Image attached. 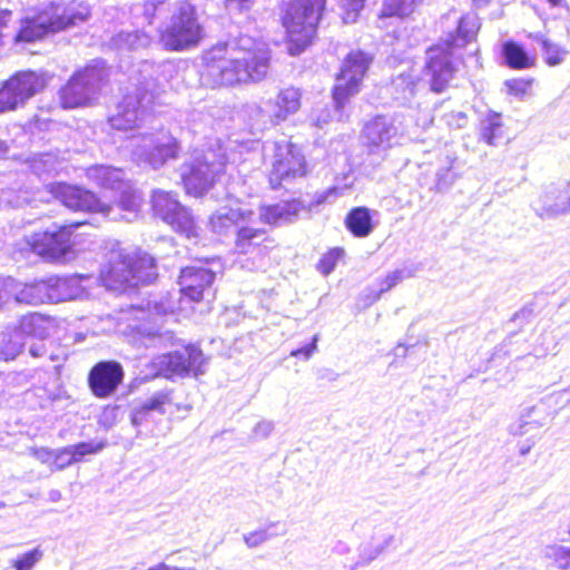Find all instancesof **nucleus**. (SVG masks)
<instances>
[{"mask_svg": "<svg viewBox=\"0 0 570 570\" xmlns=\"http://www.w3.org/2000/svg\"><path fill=\"white\" fill-rule=\"evenodd\" d=\"M302 92L298 88L288 87L282 89L275 100L271 114L272 121L279 124L289 116L296 114L301 108Z\"/></svg>", "mask_w": 570, "mask_h": 570, "instance_id": "2f4dec72", "label": "nucleus"}, {"mask_svg": "<svg viewBox=\"0 0 570 570\" xmlns=\"http://www.w3.org/2000/svg\"><path fill=\"white\" fill-rule=\"evenodd\" d=\"M392 540H393V537L389 535L384 540L383 544L375 548V551L371 556L364 557L365 561L370 562V561L374 560L379 554H381L383 552V550L392 542Z\"/></svg>", "mask_w": 570, "mask_h": 570, "instance_id": "338daca9", "label": "nucleus"}, {"mask_svg": "<svg viewBox=\"0 0 570 570\" xmlns=\"http://www.w3.org/2000/svg\"><path fill=\"white\" fill-rule=\"evenodd\" d=\"M371 62L372 57L361 50L351 51L346 56L337 77V85L333 90L335 114H340L347 99L360 91L361 81Z\"/></svg>", "mask_w": 570, "mask_h": 570, "instance_id": "9b49d317", "label": "nucleus"}, {"mask_svg": "<svg viewBox=\"0 0 570 570\" xmlns=\"http://www.w3.org/2000/svg\"><path fill=\"white\" fill-rule=\"evenodd\" d=\"M19 104L17 102L13 95L8 89L7 85L3 82L0 88V115L4 112H9L19 108Z\"/></svg>", "mask_w": 570, "mask_h": 570, "instance_id": "603ef678", "label": "nucleus"}, {"mask_svg": "<svg viewBox=\"0 0 570 570\" xmlns=\"http://www.w3.org/2000/svg\"><path fill=\"white\" fill-rule=\"evenodd\" d=\"M118 191L120 193L118 202L111 205L105 204L106 210H100V213L112 220L124 219L131 222L138 216L141 197L131 187L129 181Z\"/></svg>", "mask_w": 570, "mask_h": 570, "instance_id": "5701e85b", "label": "nucleus"}, {"mask_svg": "<svg viewBox=\"0 0 570 570\" xmlns=\"http://www.w3.org/2000/svg\"><path fill=\"white\" fill-rule=\"evenodd\" d=\"M442 23L453 24L454 29L426 51L424 71L434 92H442L448 87L454 73L455 50L471 42L480 29L479 18L474 13L459 16L456 11H450L442 17Z\"/></svg>", "mask_w": 570, "mask_h": 570, "instance_id": "f03ea898", "label": "nucleus"}, {"mask_svg": "<svg viewBox=\"0 0 570 570\" xmlns=\"http://www.w3.org/2000/svg\"><path fill=\"white\" fill-rule=\"evenodd\" d=\"M225 164L214 153L194 158L181 168V180L188 195L203 196L224 173Z\"/></svg>", "mask_w": 570, "mask_h": 570, "instance_id": "ddd939ff", "label": "nucleus"}, {"mask_svg": "<svg viewBox=\"0 0 570 570\" xmlns=\"http://www.w3.org/2000/svg\"><path fill=\"white\" fill-rule=\"evenodd\" d=\"M544 556L546 558L553 560V562L559 569H570V548L558 544H551L546 547Z\"/></svg>", "mask_w": 570, "mask_h": 570, "instance_id": "49530a36", "label": "nucleus"}, {"mask_svg": "<svg viewBox=\"0 0 570 570\" xmlns=\"http://www.w3.org/2000/svg\"><path fill=\"white\" fill-rule=\"evenodd\" d=\"M105 77L106 69L101 61L75 72L59 91L61 106L72 109L90 105L98 98Z\"/></svg>", "mask_w": 570, "mask_h": 570, "instance_id": "6e6552de", "label": "nucleus"}, {"mask_svg": "<svg viewBox=\"0 0 570 570\" xmlns=\"http://www.w3.org/2000/svg\"><path fill=\"white\" fill-rule=\"evenodd\" d=\"M362 135L368 151L376 155H385L387 150L400 145L403 137L395 118L385 115L368 120Z\"/></svg>", "mask_w": 570, "mask_h": 570, "instance_id": "dca6fc26", "label": "nucleus"}, {"mask_svg": "<svg viewBox=\"0 0 570 570\" xmlns=\"http://www.w3.org/2000/svg\"><path fill=\"white\" fill-rule=\"evenodd\" d=\"M274 430L271 421H261L253 429V435L257 439H266Z\"/></svg>", "mask_w": 570, "mask_h": 570, "instance_id": "680f3d73", "label": "nucleus"}, {"mask_svg": "<svg viewBox=\"0 0 570 570\" xmlns=\"http://www.w3.org/2000/svg\"><path fill=\"white\" fill-rule=\"evenodd\" d=\"M154 365L166 377L185 376L190 373L198 376L205 373L206 358L198 347L189 345L156 357Z\"/></svg>", "mask_w": 570, "mask_h": 570, "instance_id": "2eb2a0df", "label": "nucleus"}, {"mask_svg": "<svg viewBox=\"0 0 570 570\" xmlns=\"http://www.w3.org/2000/svg\"><path fill=\"white\" fill-rule=\"evenodd\" d=\"M253 220V210L242 208L238 205L224 206L210 216V227L218 235L226 234L232 227L238 228L244 222Z\"/></svg>", "mask_w": 570, "mask_h": 570, "instance_id": "bb28decb", "label": "nucleus"}, {"mask_svg": "<svg viewBox=\"0 0 570 570\" xmlns=\"http://www.w3.org/2000/svg\"><path fill=\"white\" fill-rule=\"evenodd\" d=\"M124 368L116 361H100L88 374V385L98 399L111 396L124 380Z\"/></svg>", "mask_w": 570, "mask_h": 570, "instance_id": "a211bd4d", "label": "nucleus"}, {"mask_svg": "<svg viewBox=\"0 0 570 570\" xmlns=\"http://www.w3.org/2000/svg\"><path fill=\"white\" fill-rule=\"evenodd\" d=\"M166 561H170L171 564L194 567V563L196 562V558L193 557V552L183 551V552H175V553H170V554L166 556Z\"/></svg>", "mask_w": 570, "mask_h": 570, "instance_id": "6e6d98bb", "label": "nucleus"}, {"mask_svg": "<svg viewBox=\"0 0 570 570\" xmlns=\"http://www.w3.org/2000/svg\"><path fill=\"white\" fill-rule=\"evenodd\" d=\"M151 204L155 215L170 225L176 232L186 235L188 238L197 235L191 214L177 200L175 195L161 189L154 190Z\"/></svg>", "mask_w": 570, "mask_h": 570, "instance_id": "4468645a", "label": "nucleus"}, {"mask_svg": "<svg viewBox=\"0 0 570 570\" xmlns=\"http://www.w3.org/2000/svg\"><path fill=\"white\" fill-rule=\"evenodd\" d=\"M202 81L212 87L258 82L269 70V55L264 43L240 36L206 52Z\"/></svg>", "mask_w": 570, "mask_h": 570, "instance_id": "f257e3e1", "label": "nucleus"}, {"mask_svg": "<svg viewBox=\"0 0 570 570\" xmlns=\"http://www.w3.org/2000/svg\"><path fill=\"white\" fill-rule=\"evenodd\" d=\"M171 403L170 391L161 390L154 393L140 406H137L131 412V423L134 426L139 428L153 422L155 415H164L166 413L165 406Z\"/></svg>", "mask_w": 570, "mask_h": 570, "instance_id": "a878e982", "label": "nucleus"}, {"mask_svg": "<svg viewBox=\"0 0 570 570\" xmlns=\"http://www.w3.org/2000/svg\"><path fill=\"white\" fill-rule=\"evenodd\" d=\"M345 226L355 237L368 236L374 229L371 210L367 207L353 208L345 218Z\"/></svg>", "mask_w": 570, "mask_h": 570, "instance_id": "e433bc0d", "label": "nucleus"}, {"mask_svg": "<svg viewBox=\"0 0 570 570\" xmlns=\"http://www.w3.org/2000/svg\"><path fill=\"white\" fill-rule=\"evenodd\" d=\"M32 454L38 461L48 464L50 469L52 468L55 450H50L47 448L33 449Z\"/></svg>", "mask_w": 570, "mask_h": 570, "instance_id": "052dcab7", "label": "nucleus"}, {"mask_svg": "<svg viewBox=\"0 0 570 570\" xmlns=\"http://www.w3.org/2000/svg\"><path fill=\"white\" fill-rule=\"evenodd\" d=\"M27 345L28 352L32 357H42L47 353L43 338H37V341L30 340V342L27 341Z\"/></svg>", "mask_w": 570, "mask_h": 570, "instance_id": "bf43d9fd", "label": "nucleus"}, {"mask_svg": "<svg viewBox=\"0 0 570 570\" xmlns=\"http://www.w3.org/2000/svg\"><path fill=\"white\" fill-rule=\"evenodd\" d=\"M502 53L510 68L527 69L533 66V59L521 45L514 41L504 42Z\"/></svg>", "mask_w": 570, "mask_h": 570, "instance_id": "58836bf2", "label": "nucleus"}, {"mask_svg": "<svg viewBox=\"0 0 570 570\" xmlns=\"http://www.w3.org/2000/svg\"><path fill=\"white\" fill-rule=\"evenodd\" d=\"M203 37L195 7L186 0L177 1L169 22L159 31L160 45L169 51H184L197 46Z\"/></svg>", "mask_w": 570, "mask_h": 570, "instance_id": "39448f33", "label": "nucleus"}, {"mask_svg": "<svg viewBox=\"0 0 570 570\" xmlns=\"http://www.w3.org/2000/svg\"><path fill=\"white\" fill-rule=\"evenodd\" d=\"M501 121L499 115H491L481 125V137L491 146L497 145L498 139L501 137Z\"/></svg>", "mask_w": 570, "mask_h": 570, "instance_id": "a18cd8bd", "label": "nucleus"}, {"mask_svg": "<svg viewBox=\"0 0 570 570\" xmlns=\"http://www.w3.org/2000/svg\"><path fill=\"white\" fill-rule=\"evenodd\" d=\"M156 276L153 257L145 254L136 259L122 252L112 253L109 263L102 267L100 273L102 283L109 288L151 283Z\"/></svg>", "mask_w": 570, "mask_h": 570, "instance_id": "423d86ee", "label": "nucleus"}, {"mask_svg": "<svg viewBox=\"0 0 570 570\" xmlns=\"http://www.w3.org/2000/svg\"><path fill=\"white\" fill-rule=\"evenodd\" d=\"M114 46L119 50L138 51L151 43V38L144 31L119 32L112 38Z\"/></svg>", "mask_w": 570, "mask_h": 570, "instance_id": "4c0bfd02", "label": "nucleus"}, {"mask_svg": "<svg viewBox=\"0 0 570 570\" xmlns=\"http://www.w3.org/2000/svg\"><path fill=\"white\" fill-rule=\"evenodd\" d=\"M364 2L365 0H342L344 23H353L356 21L360 12L364 8Z\"/></svg>", "mask_w": 570, "mask_h": 570, "instance_id": "8fccbe9b", "label": "nucleus"}, {"mask_svg": "<svg viewBox=\"0 0 570 570\" xmlns=\"http://www.w3.org/2000/svg\"><path fill=\"white\" fill-rule=\"evenodd\" d=\"M318 335H314L312 342L303 347L293 350L291 352V356L299 357L303 356L305 360H308L313 353L317 350Z\"/></svg>", "mask_w": 570, "mask_h": 570, "instance_id": "13d9d810", "label": "nucleus"}, {"mask_svg": "<svg viewBox=\"0 0 570 570\" xmlns=\"http://www.w3.org/2000/svg\"><path fill=\"white\" fill-rule=\"evenodd\" d=\"M326 0H289L283 16L292 56L299 55L313 40Z\"/></svg>", "mask_w": 570, "mask_h": 570, "instance_id": "20e7f679", "label": "nucleus"}, {"mask_svg": "<svg viewBox=\"0 0 570 570\" xmlns=\"http://www.w3.org/2000/svg\"><path fill=\"white\" fill-rule=\"evenodd\" d=\"M26 345L27 341L21 336V333H18L16 330L3 333L0 354L6 361L13 360L21 353L22 347Z\"/></svg>", "mask_w": 570, "mask_h": 570, "instance_id": "a19ab883", "label": "nucleus"}, {"mask_svg": "<svg viewBox=\"0 0 570 570\" xmlns=\"http://www.w3.org/2000/svg\"><path fill=\"white\" fill-rule=\"evenodd\" d=\"M338 194H342V189L337 187H332L327 189L326 191L318 194L316 196V199L314 202L315 205H321L324 203H332Z\"/></svg>", "mask_w": 570, "mask_h": 570, "instance_id": "e2e57ef3", "label": "nucleus"}, {"mask_svg": "<svg viewBox=\"0 0 570 570\" xmlns=\"http://www.w3.org/2000/svg\"><path fill=\"white\" fill-rule=\"evenodd\" d=\"M48 302L81 299L89 295L88 287L94 282L89 275L51 276L47 279Z\"/></svg>", "mask_w": 570, "mask_h": 570, "instance_id": "6ab92c4d", "label": "nucleus"}, {"mask_svg": "<svg viewBox=\"0 0 570 570\" xmlns=\"http://www.w3.org/2000/svg\"><path fill=\"white\" fill-rule=\"evenodd\" d=\"M1 200L12 207H20L29 202V197L26 191L13 197L12 191L8 189L1 191Z\"/></svg>", "mask_w": 570, "mask_h": 570, "instance_id": "4d7b16f0", "label": "nucleus"}, {"mask_svg": "<svg viewBox=\"0 0 570 570\" xmlns=\"http://www.w3.org/2000/svg\"><path fill=\"white\" fill-rule=\"evenodd\" d=\"M28 168L39 178L50 177L63 168L65 158L55 153L37 154L27 161Z\"/></svg>", "mask_w": 570, "mask_h": 570, "instance_id": "72a5a7b5", "label": "nucleus"}, {"mask_svg": "<svg viewBox=\"0 0 570 570\" xmlns=\"http://www.w3.org/2000/svg\"><path fill=\"white\" fill-rule=\"evenodd\" d=\"M50 191L70 209L92 213L106 210L105 203L92 191L81 187L67 184H53L50 185Z\"/></svg>", "mask_w": 570, "mask_h": 570, "instance_id": "aec40b11", "label": "nucleus"}, {"mask_svg": "<svg viewBox=\"0 0 570 570\" xmlns=\"http://www.w3.org/2000/svg\"><path fill=\"white\" fill-rule=\"evenodd\" d=\"M130 146L135 159L154 169L164 166L170 159H176L179 154L176 138L165 132L132 136Z\"/></svg>", "mask_w": 570, "mask_h": 570, "instance_id": "9d476101", "label": "nucleus"}, {"mask_svg": "<svg viewBox=\"0 0 570 570\" xmlns=\"http://www.w3.org/2000/svg\"><path fill=\"white\" fill-rule=\"evenodd\" d=\"M154 80H147L136 88V94H127L117 105L116 111L109 117L111 128L117 130H129L137 127L147 107L155 99Z\"/></svg>", "mask_w": 570, "mask_h": 570, "instance_id": "f8f14e48", "label": "nucleus"}, {"mask_svg": "<svg viewBox=\"0 0 570 570\" xmlns=\"http://www.w3.org/2000/svg\"><path fill=\"white\" fill-rule=\"evenodd\" d=\"M259 220L253 212V220L244 222L237 228L235 248L238 253L248 254L266 239V230L258 226Z\"/></svg>", "mask_w": 570, "mask_h": 570, "instance_id": "c756f323", "label": "nucleus"}, {"mask_svg": "<svg viewBox=\"0 0 570 570\" xmlns=\"http://www.w3.org/2000/svg\"><path fill=\"white\" fill-rule=\"evenodd\" d=\"M531 82V80L523 78L510 79L505 81V86L508 88L509 94L514 96H523L529 90Z\"/></svg>", "mask_w": 570, "mask_h": 570, "instance_id": "5fc2aeb1", "label": "nucleus"}, {"mask_svg": "<svg viewBox=\"0 0 570 570\" xmlns=\"http://www.w3.org/2000/svg\"><path fill=\"white\" fill-rule=\"evenodd\" d=\"M216 273L206 263L197 262L195 265L181 268L179 275L180 292L193 302H200L212 294V285Z\"/></svg>", "mask_w": 570, "mask_h": 570, "instance_id": "f3484780", "label": "nucleus"}, {"mask_svg": "<svg viewBox=\"0 0 570 570\" xmlns=\"http://www.w3.org/2000/svg\"><path fill=\"white\" fill-rule=\"evenodd\" d=\"M413 276V273L406 268L395 269L389 273L384 278L377 279V287L370 286L363 292L364 305L370 306L376 302L383 293L389 292L405 278Z\"/></svg>", "mask_w": 570, "mask_h": 570, "instance_id": "473e14b6", "label": "nucleus"}, {"mask_svg": "<svg viewBox=\"0 0 570 570\" xmlns=\"http://www.w3.org/2000/svg\"><path fill=\"white\" fill-rule=\"evenodd\" d=\"M276 523H271L266 529L256 530L244 534V541L248 548H257L268 541L271 538L276 535L275 533H271L269 529L275 527Z\"/></svg>", "mask_w": 570, "mask_h": 570, "instance_id": "09e8293b", "label": "nucleus"}, {"mask_svg": "<svg viewBox=\"0 0 570 570\" xmlns=\"http://www.w3.org/2000/svg\"><path fill=\"white\" fill-rule=\"evenodd\" d=\"M420 81V71L409 67L392 78L390 91L393 98L401 104L414 97Z\"/></svg>", "mask_w": 570, "mask_h": 570, "instance_id": "7c9ffc66", "label": "nucleus"}, {"mask_svg": "<svg viewBox=\"0 0 570 570\" xmlns=\"http://www.w3.org/2000/svg\"><path fill=\"white\" fill-rule=\"evenodd\" d=\"M10 92L22 107L30 98L40 92L47 85L43 73L27 70L19 71L4 81Z\"/></svg>", "mask_w": 570, "mask_h": 570, "instance_id": "4be33fe9", "label": "nucleus"}, {"mask_svg": "<svg viewBox=\"0 0 570 570\" xmlns=\"http://www.w3.org/2000/svg\"><path fill=\"white\" fill-rule=\"evenodd\" d=\"M343 250L341 248L331 249L318 262L317 268L323 275H328L334 268L337 261L342 257Z\"/></svg>", "mask_w": 570, "mask_h": 570, "instance_id": "3c124183", "label": "nucleus"}, {"mask_svg": "<svg viewBox=\"0 0 570 570\" xmlns=\"http://www.w3.org/2000/svg\"><path fill=\"white\" fill-rule=\"evenodd\" d=\"M42 558L43 551L37 547L18 556L14 560L11 561V566L14 568V570H32Z\"/></svg>", "mask_w": 570, "mask_h": 570, "instance_id": "de8ad7c7", "label": "nucleus"}, {"mask_svg": "<svg viewBox=\"0 0 570 570\" xmlns=\"http://www.w3.org/2000/svg\"><path fill=\"white\" fill-rule=\"evenodd\" d=\"M7 286L10 291V297H13L17 303L38 305L48 302L45 279L22 284L9 277L7 278Z\"/></svg>", "mask_w": 570, "mask_h": 570, "instance_id": "cd10ccee", "label": "nucleus"}, {"mask_svg": "<svg viewBox=\"0 0 570 570\" xmlns=\"http://www.w3.org/2000/svg\"><path fill=\"white\" fill-rule=\"evenodd\" d=\"M550 415L543 403L533 405L525 410L518 424L511 425V432L515 435H522L530 432L531 429H539L548 423Z\"/></svg>", "mask_w": 570, "mask_h": 570, "instance_id": "f704fd0d", "label": "nucleus"}, {"mask_svg": "<svg viewBox=\"0 0 570 570\" xmlns=\"http://www.w3.org/2000/svg\"><path fill=\"white\" fill-rule=\"evenodd\" d=\"M81 223L70 225L53 224L50 228L36 232L26 237L24 242L30 250L49 262H62L73 254L72 230Z\"/></svg>", "mask_w": 570, "mask_h": 570, "instance_id": "1a4fd4ad", "label": "nucleus"}, {"mask_svg": "<svg viewBox=\"0 0 570 570\" xmlns=\"http://www.w3.org/2000/svg\"><path fill=\"white\" fill-rule=\"evenodd\" d=\"M455 159L446 157L445 163L438 169L435 174V189L438 191L448 190L458 178L455 169Z\"/></svg>", "mask_w": 570, "mask_h": 570, "instance_id": "c03bdc74", "label": "nucleus"}, {"mask_svg": "<svg viewBox=\"0 0 570 570\" xmlns=\"http://www.w3.org/2000/svg\"><path fill=\"white\" fill-rule=\"evenodd\" d=\"M264 155L269 159V184L273 189L287 188L306 175V160L301 149L283 139L264 145Z\"/></svg>", "mask_w": 570, "mask_h": 570, "instance_id": "0eeeda50", "label": "nucleus"}, {"mask_svg": "<svg viewBox=\"0 0 570 570\" xmlns=\"http://www.w3.org/2000/svg\"><path fill=\"white\" fill-rule=\"evenodd\" d=\"M107 446L106 440L80 442L62 449L55 450L51 471H60L80 461L87 454H96Z\"/></svg>", "mask_w": 570, "mask_h": 570, "instance_id": "b1692460", "label": "nucleus"}, {"mask_svg": "<svg viewBox=\"0 0 570 570\" xmlns=\"http://www.w3.org/2000/svg\"><path fill=\"white\" fill-rule=\"evenodd\" d=\"M21 336L28 340L45 338L49 335V321L39 313L23 315L14 327Z\"/></svg>", "mask_w": 570, "mask_h": 570, "instance_id": "c9c22d12", "label": "nucleus"}, {"mask_svg": "<svg viewBox=\"0 0 570 570\" xmlns=\"http://www.w3.org/2000/svg\"><path fill=\"white\" fill-rule=\"evenodd\" d=\"M305 209L306 207L301 200L293 199L261 207L256 217L261 224L281 225L292 222Z\"/></svg>", "mask_w": 570, "mask_h": 570, "instance_id": "393cba45", "label": "nucleus"}, {"mask_svg": "<svg viewBox=\"0 0 570 570\" xmlns=\"http://www.w3.org/2000/svg\"><path fill=\"white\" fill-rule=\"evenodd\" d=\"M160 340L158 330L155 327H148L145 324H140L132 328V333L129 336V342L138 348H149L157 345Z\"/></svg>", "mask_w": 570, "mask_h": 570, "instance_id": "79ce46f5", "label": "nucleus"}, {"mask_svg": "<svg viewBox=\"0 0 570 570\" xmlns=\"http://www.w3.org/2000/svg\"><path fill=\"white\" fill-rule=\"evenodd\" d=\"M148 570H195V567L177 566V564H171L170 561H165V562H160L154 567H150Z\"/></svg>", "mask_w": 570, "mask_h": 570, "instance_id": "69168bd1", "label": "nucleus"}, {"mask_svg": "<svg viewBox=\"0 0 570 570\" xmlns=\"http://www.w3.org/2000/svg\"><path fill=\"white\" fill-rule=\"evenodd\" d=\"M443 120L448 127L453 129H461L466 126L468 117L463 111H451L443 116Z\"/></svg>", "mask_w": 570, "mask_h": 570, "instance_id": "864d4df0", "label": "nucleus"}, {"mask_svg": "<svg viewBox=\"0 0 570 570\" xmlns=\"http://www.w3.org/2000/svg\"><path fill=\"white\" fill-rule=\"evenodd\" d=\"M332 119L331 111L325 108L322 111V115L314 117V122L317 127H322L323 125L327 124Z\"/></svg>", "mask_w": 570, "mask_h": 570, "instance_id": "774afa93", "label": "nucleus"}, {"mask_svg": "<svg viewBox=\"0 0 570 570\" xmlns=\"http://www.w3.org/2000/svg\"><path fill=\"white\" fill-rule=\"evenodd\" d=\"M254 0H225L226 8L229 11H246L249 10Z\"/></svg>", "mask_w": 570, "mask_h": 570, "instance_id": "0e129e2a", "label": "nucleus"}, {"mask_svg": "<svg viewBox=\"0 0 570 570\" xmlns=\"http://www.w3.org/2000/svg\"><path fill=\"white\" fill-rule=\"evenodd\" d=\"M416 0H384L380 18H404L414 11Z\"/></svg>", "mask_w": 570, "mask_h": 570, "instance_id": "37998d69", "label": "nucleus"}, {"mask_svg": "<svg viewBox=\"0 0 570 570\" xmlns=\"http://www.w3.org/2000/svg\"><path fill=\"white\" fill-rule=\"evenodd\" d=\"M90 16L89 6L79 0H55L36 16L21 21L16 42H35L49 33H56L85 22Z\"/></svg>", "mask_w": 570, "mask_h": 570, "instance_id": "7ed1b4c3", "label": "nucleus"}, {"mask_svg": "<svg viewBox=\"0 0 570 570\" xmlns=\"http://www.w3.org/2000/svg\"><path fill=\"white\" fill-rule=\"evenodd\" d=\"M529 37L541 45L544 61L549 66L560 65L564 60L568 51L558 43L546 39L541 33L529 35Z\"/></svg>", "mask_w": 570, "mask_h": 570, "instance_id": "ea45409f", "label": "nucleus"}, {"mask_svg": "<svg viewBox=\"0 0 570 570\" xmlns=\"http://www.w3.org/2000/svg\"><path fill=\"white\" fill-rule=\"evenodd\" d=\"M86 177L98 187L112 191H118L128 183L122 169L106 165H95L87 168Z\"/></svg>", "mask_w": 570, "mask_h": 570, "instance_id": "c85d7f7f", "label": "nucleus"}, {"mask_svg": "<svg viewBox=\"0 0 570 570\" xmlns=\"http://www.w3.org/2000/svg\"><path fill=\"white\" fill-rule=\"evenodd\" d=\"M533 208L541 218L570 213V183L562 188L554 185L544 188Z\"/></svg>", "mask_w": 570, "mask_h": 570, "instance_id": "412c9836", "label": "nucleus"}]
</instances>
